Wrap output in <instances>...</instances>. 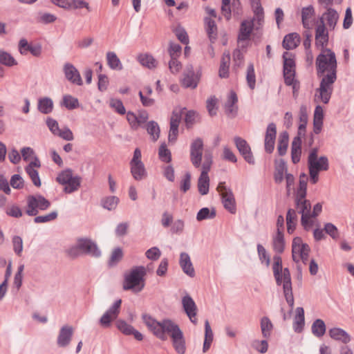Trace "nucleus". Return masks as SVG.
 <instances>
[{"mask_svg":"<svg viewBox=\"0 0 354 354\" xmlns=\"http://www.w3.org/2000/svg\"><path fill=\"white\" fill-rule=\"evenodd\" d=\"M252 347L261 353H265L268 348V343L266 339L254 340L252 343Z\"/></svg>","mask_w":354,"mask_h":354,"instance_id":"62","label":"nucleus"},{"mask_svg":"<svg viewBox=\"0 0 354 354\" xmlns=\"http://www.w3.org/2000/svg\"><path fill=\"white\" fill-rule=\"evenodd\" d=\"M307 182V175L304 173L301 174L299 176V187L297 189L295 196H299L300 198L306 196Z\"/></svg>","mask_w":354,"mask_h":354,"instance_id":"47","label":"nucleus"},{"mask_svg":"<svg viewBox=\"0 0 354 354\" xmlns=\"http://www.w3.org/2000/svg\"><path fill=\"white\" fill-rule=\"evenodd\" d=\"M246 80L249 87L254 89L256 84V77L253 64L250 63L247 68Z\"/></svg>","mask_w":354,"mask_h":354,"instance_id":"56","label":"nucleus"},{"mask_svg":"<svg viewBox=\"0 0 354 354\" xmlns=\"http://www.w3.org/2000/svg\"><path fill=\"white\" fill-rule=\"evenodd\" d=\"M278 286L283 283L285 299L291 308L294 306V297L292 294L290 273L288 268H284L283 272L274 277Z\"/></svg>","mask_w":354,"mask_h":354,"instance_id":"8","label":"nucleus"},{"mask_svg":"<svg viewBox=\"0 0 354 354\" xmlns=\"http://www.w3.org/2000/svg\"><path fill=\"white\" fill-rule=\"evenodd\" d=\"M315 15V9L313 6L304 7L301 10V21L303 26L306 29H310L312 24L310 19Z\"/></svg>","mask_w":354,"mask_h":354,"instance_id":"32","label":"nucleus"},{"mask_svg":"<svg viewBox=\"0 0 354 354\" xmlns=\"http://www.w3.org/2000/svg\"><path fill=\"white\" fill-rule=\"evenodd\" d=\"M205 28L211 43H214L218 35L217 26L215 21L209 17H205Z\"/></svg>","mask_w":354,"mask_h":354,"instance_id":"25","label":"nucleus"},{"mask_svg":"<svg viewBox=\"0 0 354 354\" xmlns=\"http://www.w3.org/2000/svg\"><path fill=\"white\" fill-rule=\"evenodd\" d=\"M121 304L122 300L120 299L114 301V303L108 308L100 319V324L101 326L105 328L111 326V323L115 320L120 314Z\"/></svg>","mask_w":354,"mask_h":354,"instance_id":"11","label":"nucleus"},{"mask_svg":"<svg viewBox=\"0 0 354 354\" xmlns=\"http://www.w3.org/2000/svg\"><path fill=\"white\" fill-rule=\"evenodd\" d=\"M46 123L50 131L54 136L67 141H71L74 139L71 130L68 127H64L62 129H60L57 121L55 119L47 118Z\"/></svg>","mask_w":354,"mask_h":354,"instance_id":"10","label":"nucleus"},{"mask_svg":"<svg viewBox=\"0 0 354 354\" xmlns=\"http://www.w3.org/2000/svg\"><path fill=\"white\" fill-rule=\"evenodd\" d=\"M38 110L44 114H48L53 111V102L48 97L40 98L37 104Z\"/></svg>","mask_w":354,"mask_h":354,"instance_id":"40","label":"nucleus"},{"mask_svg":"<svg viewBox=\"0 0 354 354\" xmlns=\"http://www.w3.org/2000/svg\"><path fill=\"white\" fill-rule=\"evenodd\" d=\"M230 61V55L228 52H225L223 55L221 62L219 68V76L221 78H225L228 76L229 65Z\"/></svg>","mask_w":354,"mask_h":354,"instance_id":"43","label":"nucleus"},{"mask_svg":"<svg viewBox=\"0 0 354 354\" xmlns=\"http://www.w3.org/2000/svg\"><path fill=\"white\" fill-rule=\"evenodd\" d=\"M138 62L143 66L149 69L156 67L157 62L154 57L148 53L140 54L138 56Z\"/></svg>","mask_w":354,"mask_h":354,"instance_id":"41","label":"nucleus"},{"mask_svg":"<svg viewBox=\"0 0 354 354\" xmlns=\"http://www.w3.org/2000/svg\"><path fill=\"white\" fill-rule=\"evenodd\" d=\"M81 177L73 176L71 169H66L59 173L57 177V181L64 185V192L66 194H71L76 192L80 187Z\"/></svg>","mask_w":354,"mask_h":354,"instance_id":"6","label":"nucleus"},{"mask_svg":"<svg viewBox=\"0 0 354 354\" xmlns=\"http://www.w3.org/2000/svg\"><path fill=\"white\" fill-rule=\"evenodd\" d=\"M147 133L153 141H156L160 136V128L158 123L153 120L149 121L147 124Z\"/></svg>","mask_w":354,"mask_h":354,"instance_id":"51","label":"nucleus"},{"mask_svg":"<svg viewBox=\"0 0 354 354\" xmlns=\"http://www.w3.org/2000/svg\"><path fill=\"white\" fill-rule=\"evenodd\" d=\"M259 259L262 264H264L267 268L270 266V258L265 248L261 245L257 244V246Z\"/></svg>","mask_w":354,"mask_h":354,"instance_id":"53","label":"nucleus"},{"mask_svg":"<svg viewBox=\"0 0 354 354\" xmlns=\"http://www.w3.org/2000/svg\"><path fill=\"white\" fill-rule=\"evenodd\" d=\"M198 81L199 75L194 73L193 66L191 65L187 66L186 72L182 80L183 86L185 88H195L198 85Z\"/></svg>","mask_w":354,"mask_h":354,"instance_id":"19","label":"nucleus"},{"mask_svg":"<svg viewBox=\"0 0 354 354\" xmlns=\"http://www.w3.org/2000/svg\"><path fill=\"white\" fill-rule=\"evenodd\" d=\"M272 245L276 253L281 254L285 249V240L283 232H276L272 237Z\"/></svg>","mask_w":354,"mask_h":354,"instance_id":"24","label":"nucleus"},{"mask_svg":"<svg viewBox=\"0 0 354 354\" xmlns=\"http://www.w3.org/2000/svg\"><path fill=\"white\" fill-rule=\"evenodd\" d=\"M109 106L120 115H124L126 113L123 103L119 99L111 98L109 100Z\"/></svg>","mask_w":354,"mask_h":354,"instance_id":"58","label":"nucleus"},{"mask_svg":"<svg viewBox=\"0 0 354 354\" xmlns=\"http://www.w3.org/2000/svg\"><path fill=\"white\" fill-rule=\"evenodd\" d=\"M283 71L295 70V62L292 53L285 52L283 54Z\"/></svg>","mask_w":354,"mask_h":354,"instance_id":"54","label":"nucleus"},{"mask_svg":"<svg viewBox=\"0 0 354 354\" xmlns=\"http://www.w3.org/2000/svg\"><path fill=\"white\" fill-rule=\"evenodd\" d=\"M63 72L66 79L71 83L77 86H82L83 84L80 73L73 64L71 63L64 64Z\"/></svg>","mask_w":354,"mask_h":354,"instance_id":"16","label":"nucleus"},{"mask_svg":"<svg viewBox=\"0 0 354 354\" xmlns=\"http://www.w3.org/2000/svg\"><path fill=\"white\" fill-rule=\"evenodd\" d=\"M25 171L28 174L34 185L37 187H40L41 180L38 171L35 168H32L31 166H26Z\"/></svg>","mask_w":354,"mask_h":354,"instance_id":"57","label":"nucleus"},{"mask_svg":"<svg viewBox=\"0 0 354 354\" xmlns=\"http://www.w3.org/2000/svg\"><path fill=\"white\" fill-rule=\"evenodd\" d=\"M159 158L161 161L165 162H170L171 160V155L170 151L166 147L165 145H162L159 148L158 151Z\"/></svg>","mask_w":354,"mask_h":354,"instance_id":"61","label":"nucleus"},{"mask_svg":"<svg viewBox=\"0 0 354 354\" xmlns=\"http://www.w3.org/2000/svg\"><path fill=\"white\" fill-rule=\"evenodd\" d=\"M57 217V212L56 211H53L46 215L35 216L34 222L35 223H48L55 220Z\"/></svg>","mask_w":354,"mask_h":354,"instance_id":"59","label":"nucleus"},{"mask_svg":"<svg viewBox=\"0 0 354 354\" xmlns=\"http://www.w3.org/2000/svg\"><path fill=\"white\" fill-rule=\"evenodd\" d=\"M238 97L236 93L231 91L227 96L226 102L225 103V110L228 115L235 116L237 113L238 107L236 103Z\"/></svg>","mask_w":354,"mask_h":354,"instance_id":"21","label":"nucleus"},{"mask_svg":"<svg viewBox=\"0 0 354 354\" xmlns=\"http://www.w3.org/2000/svg\"><path fill=\"white\" fill-rule=\"evenodd\" d=\"M261 330L262 336L267 339L271 335L273 329V324L268 317H263L260 321Z\"/></svg>","mask_w":354,"mask_h":354,"instance_id":"44","label":"nucleus"},{"mask_svg":"<svg viewBox=\"0 0 354 354\" xmlns=\"http://www.w3.org/2000/svg\"><path fill=\"white\" fill-rule=\"evenodd\" d=\"M182 306L190 322L196 324L197 306L194 299L187 294L182 298Z\"/></svg>","mask_w":354,"mask_h":354,"instance_id":"15","label":"nucleus"},{"mask_svg":"<svg viewBox=\"0 0 354 354\" xmlns=\"http://www.w3.org/2000/svg\"><path fill=\"white\" fill-rule=\"evenodd\" d=\"M330 337L337 341L344 344H347L351 341V336L348 333L340 328H333L328 331Z\"/></svg>","mask_w":354,"mask_h":354,"instance_id":"26","label":"nucleus"},{"mask_svg":"<svg viewBox=\"0 0 354 354\" xmlns=\"http://www.w3.org/2000/svg\"><path fill=\"white\" fill-rule=\"evenodd\" d=\"M299 125L298 127V135L300 138L304 136L306 132V127L308 122V113L307 109L305 106L302 105L299 109Z\"/></svg>","mask_w":354,"mask_h":354,"instance_id":"35","label":"nucleus"},{"mask_svg":"<svg viewBox=\"0 0 354 354\" xmlns=\"http://www.w3.org/2000/svg\"><path fill=\"white\" fill-rule=\"evenodd\" d=\"M179 265L185 274L190 277H194L195 270L188 253L183 252L180 254Z\"/></svg>","mask_w":354,"mask_h":354,"instance_id":"20","label":"nucleus"},{"mask_svg":"<svg viewBox=\"0 0 354 354\" xmlns=\"http://www.w3.org/2000/svg\"><path fill=\"white\" fill-rule=\"evenodd\" d=\"M106 59L107 65L111 70L122 71L123 69L122 64L115 52H107Z\"/></svg>","mask_w":354,"mask_h":354,"instance_id":"30","label":"nucleus"},{"mask_svg":"<svg viewBox=\"0 0 354 354\" xmlns=\"http://www.w3.org/2000/svg\"><path fill=\"white\" fill-rule=\"evenodd\" d=\"M142 320L158 339L165 341L169 335L171 339L175 351L179 354L185 353L186 346L183 333L174 322L169 319H164L158 322L147 314L142 315Z\"/></svg>","mask_w":354,"mask_h":354,"instance_id":"2","label":"nucleus"},{"mask_svg":"<svg viewBox=\"0 0 354 354\" xmlns=\"http://www.w3.org/2000/svg\"><path fill=\"white\" fill-rule=\"evenodd\" d=\"M50 206V203L40 194L30 195L27 197L26 213L28 216H36L39 210L44 211Z\"/></svg>","mask_w":354,"mask_h":354,"instance_id":"7","label":"nucleus"},{"mask_svg":"<svg viewBox=\"0 0 354 354\" xmlns=\"http://www.w3.org/2000/svg\"><path fill=\"white\" fill-rule=\"evenodd\" d=\"M10 184L12 188L21 189L24 186V180L19 174H14L11 176Z\"/></svg>","mask_w":354,"mask_h":354,"instance_id":"63","label":"nucleus"},{"mask_svg":"<svg viewBox=\"0 0 354 354\" xmlns=\"http://www.w3.org/2000/svg\"><path fill=\"white\" fill-rule=\"evenodd\" d=\"M315 46L319 49H325L328 43V31L324 24V19H319V23L315 27Z\"/></svg>","mask_w":354,"mask_h":354,"instance_id":"13","label":"nucleus"},{"mask_svg":"<svg viewBox=\"0 0 354 354\" xmlns=\"http://www.w3.org/2000/svg\"><path fill=\"white\" fill-rule=\"evenodd\" d=\"M208 172L209 171L202 170L198 180V189L201 195H206L209 192V178Z\"/></svg>","mask_w":354,"mask_h":354,"instance_id":"29","label":"nucleus"},{"mask_svg":"<svg viewBox=\"0 0 354 354\" xmlns=\"http://www.w3.org/2000/svg\"><path fill=\"white\" fill-rule=\"evenodd\" d=\"M299 42V36L297 33H290L285 36L283 41V47L287 50L295 48Z\"/></svg>","mask_w":354,"mask_h":354,"instance_id":"36","label":"nucleus"},{"mask_svg":"<svg viewBox=\"0 0 354 354\" xmlns=\"http://www.w3.org/2000/svg\"><path fill=\"white\" fill-rule=\"evenodd\" d=\"M73 328L72 326L68 325L63 326L59 332L57 339V344L60 348H66L67 347L73 337Z\"/></svg>","mask_w":354,"mask_h":354,"instance_id":"18","label":"nucleus"},{"mask_svg":"<svg viewBox=\"0 0 354 354\" xmlns=\"http://www.w3.org/2000/svg\"><path fill=\"white\" fill-rule=\"evenodd\" d=\"M301 138L299 136L294 138L291 145V158L293 163L299 162L301 154Z\"/></svg>","mask_w":354,"mask_h":354,"instance_id":"27","label":"nucleus"},{"mask_svg":"<svg viewBox=\"0 0 354 354\" xmlns=\"http://www.w3.org/2000/svg\"><path fill=\"white\" fill-rule=\"evenodd\" d=\"M276 136V124L271 122L267 127L264 139L265 150L268 153H271L274 151Z\"/></svg>","mask_w":354,"mask_h":354,"instance_id":"17","label":"nucleus"},{"mask_svg":"<svg viewBox=\"0 0 354 354\" xmlns=\"http://www.w3.org/2000/svg\"><path fill=\"white\" fill-rule=\"evenodd\" d=\"M203 150V140L200 138L194 139L190 145V160L196 168L201 165Z\"/></svg>","mask_w":354,"mask_h":354,"instance_id":"12","label":"nucleus"},{"mask_svg":"<svg viewBox=\"0 0 354 354\" xmlns=\"http://www.w3.org/2000/svg\"><path fill=\"white\" fill-rule=\"evenodd\" d=\"M5 212L8 216L13 218H19L23 215L21 208L17 205H12L6 207Z\"/></svg>","mask_w":354,"mask_h":354,"instance_id":"64","label":"nucleus"},{"mask_svg":"<svg viewBox=\"0 0 354 354\" xmlns=\"http://www.w3.org/2000/svg\"><path fill=\"white\" fill-rule=\"evenodd\" d=\"M295 201L299 214L301 215L310 214L311 205L310 201L306 199V197L295 196Z\"/></svg>","mask_w":354,"mask_h":354,"instance_id":"34","label":"nucleus"},{"mask_svg":"<svg viewBox=\"0 0 354 354\" xmlns=\"http://www.w3.org/2000/svg\"><path fill=\"white\" fill-rule=\"evenodd\" d=\"M0 64L7 67H12L17 66L18 62L10 53L0 50Z\"/></svg>","mask_w":354,"mask_h":354,"instance_id":"45","label":"nucleus"},{"mask_svg":"<svg viewBox=\"0 0 354 354\" xmlns=\"http://www.w3.org/2000/svg\"><path fill=\"white\" fill-rule=\"evenodd\" d=\"M253 21L251 20H244L241 22L238 39L240 41L249 39L250 34L253 30Z\"/></svg>","mask_w":354,"mask_h":354,"instance_id":"28","label":"nucleus"},{"mask_svg":"<svg viewBox=\"0 0 354 354\" xmlns=\"http://www.w3.org/2000/svg\"><path fill=\"white\" fill-rule=\"evenodd\" d=\"M62 105L69 110H73L79 107L80 103L77 98L71 95H65L62 98Z\"/></svg>","mask_w":354,"mask_h":354,"instance_id":"50","label":"nucleus"},{"mask_svg":"<svg viewBox=\"0 0 354 354\" xmlns=\"http://www.w3.org/2000/svg\"><path fill=\"white\" fill-rule=\"evenodd\" d=\"M252 10L254 13V19L257 21L259 25L263 21L264 17V12L263 8L261 6V3H257V5H252Z\"/></svg>","mask_w":354,"mask_h":354,"instance_id":"60","label":"nucleus"},{"mask_svg":"<svg viewBox=\"0 0 354 354\" xmlns=\"http://www.w3.org/2000/svg\"><path fill=\"white\" fill-rule=\"evenodd\" d=\"M312 333L317 337H322L326 333V324L322 319H317L312 324Z\"/></svg>","mask_w":354,"mask_h":354,"instance_id":"46","label":"nucleus"},{"mask_svg":"<svg viewBox=\"0 0 354 354\" xmlns=\"http://www.w3.org/2000/svg\"><path fill=\"white\" fill-rule=\"evenodd\" d=\"M318 149L314 147L310 149L308 157V167L309 170L310 181L316 184L319 180V173L327 171L329 169V161L326 156L318 157Z\"/></svg>","mask_w":354,"mask_h":354,"instance_id":"3","label":"nucleus"},{"mask_svg":"<svg viewBox=\"0 0 354 354\" xmlns=\"http://www.w3.org/2000/svg\"><path fill=\"white\" fill-rule=\"evenodd\" d=\"M222 203L225 209L231 214H235L236 211V201L232 190L223 194L221 196Z\"/></svg>","mask_w":354,"mask_h":354,"instance_id":"23","label":"nucleus"},{"mask_svg":"<svg viewBox=\"0 0 354 354\" xmlns=\"http://www.w3.org/2000/svg\"><path fill=\"white\" fill-rule=\"evenodd\" d=\"M310 247L304 243L300 237H295L292 243V257L295 262L298 263L302 261L306 263L308 260Z\"/></svg>","mask_w":354,"mask_h":354,"instance_id":"9","label":"nucleus"},{"mask_svg":"<svg viewBox=\"0 0 354 354\" xmlns=\"http://www.w3.org/2000/svg\"><path fill=\"white\" fill-rule=\"evenodd\" d=\"M287 167L283 160H281L276 166L274 174V179L276 183H281L283 180L284 174L286 175Z\"/></svg>","mask_w":354,"mask_h":354,"instance_id":"42","label":"nucleus"},{"mask_svg":"<svg viewBox=\"0 0 354 354\" xmlns=\"http://www.w3.org/2000/svg\"><path fill=\"white\" fill-rule=\"evenodd\" d=\"M147 270L145 266H135L124 275L123 289L131 290L133 292H140L145 287V277Z\"/></svg>","mask_w":354,"mask_h":354,"instance_id":"5","label":"nucleus"},{"mask_svg":"<svg viewBox=\"0 0 354 354\" xmlns=\"http://www.w3.org/2000/svg\"><path fill=\"white\" fill-rule=\"evenodd\" d=\"M283 72L286 84L292 87L293 93L297 91L299 86L298 82L295 78V70H286Z\"/></svg>","mask_w":354,"mask_h":354,"instance_id":"37","label":"nucleus"},{"mask_svg":"<svg viewBox=\"0 0 354 354\" xmlns=\"http://www.w3.org/2000/svg\"><path fill=\"white\" fill-rule=\"evenodd\" d=\"M120 202V199L115 196H108L102 198L101 205L103 208L109 210H115Z\"/></svg>","mask_w":354,"mask_h":354,"instance_id":"39","label":"nucleus"},{"mask_svg":"<svg viewBox=\"0 0 354 354\" xmlns=\"http://www.w3.org/2000/svg\"><path fill=\"white\" fill-rule=\"evenodd\" d=\"M324 19V22L326 21V24L330 29H334L338 18L339 15L336 10L333 8H328L326 12H325L322 17Z\"/></svg>","mask_w":354,"mask_h":354,"instance_id":"33","label":"nucleus"},{"mask_svg":"<svg viewBox=\"0 0 354 354\" xmlns=\"http://www.w3.org/2000/svg\"><path fill=\"white\" fill-rule=\"evenodd\" d=\"M235 145L244 160L250 165H254L255 160L251 151V148L245 140L241 137L234 138Z\"/></svg>","mask_w":354,"mask_h":354,"instance_id":"14","label":"nucleus"},{"mask_svg":"<svg viewBox=\"0 0 354 354\" xmlns=\"http://www.w3.org/2000/svg\"><path fill=\"white\" fill-rule=\"evenodd\" d=\"M216 216V211L214 208L209 209L208 207L201 209L196 214V220L201 221L205 219H212Z\"/></svg>","mask_w":354,"mask_h":354,"instance_id":"49","label":"nucleus"},{"mask_svg":"<svg viewBox=\"0 0 354 354\" xmlns=\"http://www.w3.org/2000/svg\"><path fill=\"white\" fill-rule=\"evenodd\" d=\"M288 146V134L286 131L282 132L279 138L277 149L280 156L286 154Z\"/></svg>","mask_w":354,"mask_h":354,"instance_id":"48","label":"nucleus"},{"mask_svg":"<svg viewBox=\"0 0 354 354\" xmlns=\"http://www.w3.org/2000/svg\"><path fill=\"white\" fill-rule=\"evenodd\" d=\"M317 74L322 77L319 87L315 91V100L327 104L331 97L333 84L337 79V59L335 54L329 48L322 49L316 59Z\"/></svg>","mask_w":354,"mask_h":354,"instance_id":"1","label":"nucleus"},{"mask_svg":"<svg viewBox=\"0 0 354 354\" xmlns=\"http://www.w3.org/2000/svg\"><path fill=\"white\" fill-rule=\"evenodd\" d=\"M123 252L121 248L117 247L114 248L111 254L108 264L110 267L116 266L122 259Z\"/></svg>","mask_w":354,"mask_h":354,"instance_id":"52","label":"nucleus"},{"mask_svg":"<svg viewBox=\"0 0 354 354\" xmlns=\"http://www.w3.org/2000/svg\"><path fill=\"white\" fill-rule=\"evenodd\" d=\"M297 214L295 209H289L286 215L287 231L292 234L296 228L297 223Z\"/></svg>","mask_w":354,"mask_h":354,"instance_id":"38","label":"nucleus"},{"mask_svg":"<svg viewBox=\"0 0 354 354\" xmlns=\"http://www.w3.org/2000/svg\"><path fill=\"white\" fill-rule=\"evenodd\" d=\"M304 310L302 307H297L296 308V314L294 317L293 328L296 333L302 331L304 326Z\"/></svg>","mask_w":354,"mask_h":354,"instance_id":"31","label":"nucleus"},{"mask_svg":"<svg viewBox=\"0 0 354 354\" xmlns=\"http://www.w3.org/2000/svg\"><path fill=\"white\" fill-rule=\"evenodd\" d=\"M67 254L72 258H76L81 254L98 258L102 253L95 241L91 239L80 238L67 250Z\"/></svg>","mask_w":354,"mask_h":354,"instance_id":"4","label":"nucleus"},{"mask_svg":"<svg viewBox=\"0 0 354 354\" xmlns=\"http://www.w3.org/2000/svg\"><path fill=\"white\" fill-rule=\"evenodd\" d=\"M131 173L136 180H141L147 175V171L142 162H130Z\"/></svg>","mask_w":354,"mask_h":354,"instance_id":"22","label":"nucleus"},{"mask_svg":"<svg viewBox=\"0 0 354 354\" xmlns=\"http://www.w3.org/2000/svg\"><path fill=\"white\" fill-rule=\"evenodd\" d=\"M117 328L125 335H131L133 327L123 319H118L115 323Z\"/></svg>","mask_w":354,"mask_h":354,"instance_id":"55","label":"nucleus"}]
</instances>
